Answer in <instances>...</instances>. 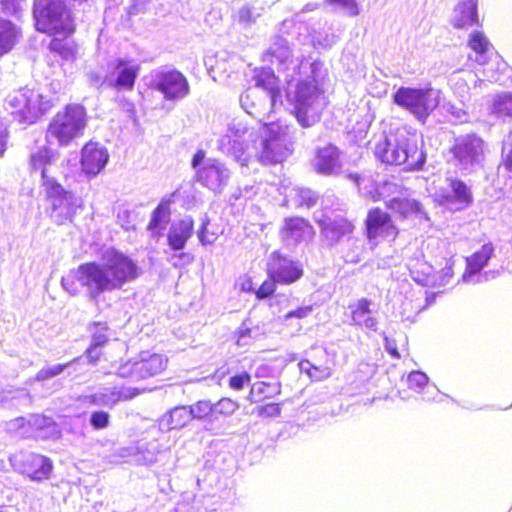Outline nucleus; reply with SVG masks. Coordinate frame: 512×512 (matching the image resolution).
<instances>
[{"instance_id":"1","label":"nucleus","mask_w":512,"mask_h":512,"mask_svg":"<svg viewBox=\"0 0 512 512\" xmlns=\"http://www.w3.org/2000/svg\"><path fill=\"white\" fill-rule=\"evenodd\" d=\"M140 275V267L127 254L114 248L107 250L102 263L90 261L81 263L61 279V285L70 295L85 288L91 301H97L105 292L121 289L126 283Z\"/></svg>"},{"instance_id":"2","label":"nucleus","mask_w":512,"mask_h":512,"mask_svg":"<svg viewBox=\"0 0 512 512\" xmlns=\"http://www.w3.org/2000/svg\"><path fill=\"white\" fill-rule=\"evenodd\" d=\"M323 63L319 59L295 63L292 72L286 75L285 81L291 85L295 82L293 92L288 98L293 106L292 113L302 128H310L321 119L324 104L323 90L320 81L323 79Z\"/></svg>"},{"instance_id":"3","label":"nucleus","mask_w":512,"mask_h":512,"mask_svg":"<svg viewBox=\"0 0 512 512\" xmlns=\"http://www.w3.org/2000/svg\"><path fill=\"white\" fill-rule=\"evenodd\" d=\"M486 143L477 133L454 136L445 153L446 161L462 176H470L484 167Z\"/></svg>"},{"instance_id":"4","label":"nucleus","mask_w":512,"mask_h":512,"mask_svg":"<svg viewBox=\"0 0 512 512\" xmlns=\"http://www.w3.org/2000/svg\"><path fill=\"white\" fill-rule=\"evenodd\" d=\"M442 92L430 84L424 87H399L392 95L395 105L407 110L417 121L425 124L441 103Z\"/></svg>"},{"instance_id":"5","label":"nucleus","mask_w":512,"mask_h":512,"mask_svg":"<svg viewBox=\"0 0 512 512\" xmlns=\"http://www.w3.org/2000/svg\"><path fill=\"white\" fill-rule=\"evenodd\" d=\"M33 18L37 31L57 35L75 30L71 11L66 0H34Z\"/></svg>"},{"instance_id":"6","label":"nucleus","mask_w":512,"mask_h":512,"mask_svg":"<svg viewBox=\"0 0 512 512\" xmlns=\"http://www.w3.org/2000/svg\"><path fill=\"white\" fill-rule=\"evenodd\" d=\"M320 228V238L325 247L334 248L346 242L352 247V251L343 254L347 263H358L360 261L361 248L356 245L357 240L352 237L354 224L340 214L324 215L316 220Z\"/></svg>"},{"instance_id":"7","label":"nucleus","mask_w":512,"mask_h":512,"mask_svg":"<svg viewBox=\"0 0 512 512\" xmlns=\"http://www.w3.org/2000/svg\"><path fill=\"white\" fill-rule=\"evenodd\" d=\"M87 125L86 109L81 104H67L63 111L58 112L50 121L46 140L51 143L55 139L60 146H67L83 135Z\"/></svg>"},{"instance_id":"8","label":"nucleus","mask_w":512,"mask_h":512,"mask_svg":"<svg viewBox=\"0 0 512 512\" xmlns=\"http://www.w3.org/2000/svg\"><path fill=\"white\" fill-rule=\"evenodd\" d=\"M191 166L196 172V181L215 194H220L231 177L230 169L222 161L206 158L204 150H198L192 157Z\"/></svg>"},{"instance_id":"9","label":"nucleus","mask_w":512,"mask_h":512,"mask_svg":"<svg viewBox=\"0 0 512 512\" xmlns=\"http://www.w3.org/2000/svg\"><path fill=\"white\" fill-rule=\"evenodd\" d=\"M7 105L15 119L22 124H32L51 107L50 100L33 89L22 88L9 94Z\"/></svg>"},{"instance_id":"10","label":"nucleus","mask_w":512,"mask_h":512,"mask_svg":"<svg viewBox=\"0 0 512 512\" xmlns=\"http://www.w3.org/2000/svg\"><path fill=\"white\" fill-rule=\"evenodd\" d=\"M45 187L50 205V218L57 225L72 222L82 200L74 192L66 190L57 180H48Z\"/></svg>"},{"instance_id":"11","label":"nucleus","mask_w":512,"mask_h":512,"mask_svg":"<svg viewBox=\"0 0 512 512\" xmlns=\"http://www.w3.org/2000/svg\"><path fill=\"white\" fill-rule=\"evenodd\" d=\"M435 201L450 212H462L474 202L472 186L456 175H447L435 193Z\"/></svg>"},{"instance_id":"12","label":"nucleus","mask_w":512,"mask_h":512,"mask_svg":"<svg viewBox=\"0 0 512 512\" xmlns=\"http://www.w3.org/2000/svg\"><path fill=\"white\" fill-rule=\"evenodd\" d=\"M166 365L163 355L142 351L136 358L121 363L115 373L121 378L139 381L160 374Z\"/></svg>"},{"instance_id":"13","label":"nucleus","mask_w":512,"mask_h":512,"mask_svg":"<svg viewBox=\"0 0 512 512\" xmlns=\"http://www.w3.org/2000/svg\"><path fill=\"white\" fill-rule=\"evenodd\" d=\"M151 86L167 101H181L190 94L187 77L176 68L154 70L151 73Z\"/></svg>"},{"instance_id":"14","label":"nucleus","mask_w":512,"mask_h":512,"mask_svg":"<svg viewBox=\"0 0 512 512\" xmlns=\"http://www.w3.org/2000/svg\"><path fill=\"white\" fill-rule=\"evenodd\" d=\"M252 135L249 128L240 120H232L227 127V131L217 141V149L227 156H231L241 165H247L248 143L245 135Z\"/></svg>"},{"instance_id":"15","label":"nucleus","mask_w":512,"mask_h":512,"mask_svg":"<svg viewBox=\"0 0 512 512\" xmlns=\"http://www.w3.org/2000/svg\"><path fill=\"white\" fill-rule=\"evenodd\" d=\"M267 275L278 284L291 285L304 275L303 264L280 251H273L266 264Z\"/></svg>"},{"instance_id":"16","label":"nucleus","mask_w":512,"mask_h":512,"mask_svg":"<svg viewBox=\"0 0 512 512\" xmlns=\"http://www.w3.org/2000/svg\"><path fill=\"white\" fill-rule=\"evenodd\" d=\"M392 146L396 148L399 165H403L405 170L423 169L426 152L418 146L415 135L409 134L406 130H397Z\"/></svg>"},{"instance_id":"17","label":"nucleus","mask_w":512,"mask_h":512,"mask_svg":"<svg viewBox=\"0 0 512 512\" xmlns=\"http://www.w3.org/2000/svg\"><path fill=\"white\" fill-rule=\"evenodd\" d=\"M140 65L133 60L117 58L107 64L106 86L118 91H130L134 88L139 75Z\"/></svg>"},{"instance_id":"18","label":"nucleus","mask_w":512,"mask_h":512,"mask_svg":"<svg viewBox=\"0 0 512 512\" xmlns=\"http://www.w3.org/2000/svg\"><path fill=\"white\" fill-rule=\"evenodd\" d=\"M140 390L133 387H100L95 392L82 396V402L91 406L114 408L118 403L128 401L139 395Z\"/></svg>"},{"instance_id":"19","label":"nucleus","mask_w":512,"mask_h":512,"mask_svg":"<svg viewBox=\"0 0 512 512\" xmlns=\"http://www.w3.org/2000/svg\"><path fill=\"white\" fill-rule=\"evenodd\" d=\"M314 235V229L303 217H286L280 229V237L284 245L294 248L302 242H307Z\"/></svg>"},{"instance_id":"20","label":"nucleus","mask_w":512,"mask_h":512,"mask_svg":"<svg viewBox=\"0 0 512 512\" xmlns=\"http://www.w3.org/2000/svg\"><path fill=\"white\" fill-rule=\"evenodd\" d=\"M265 61H269L272 64H277L279 72H284L285 76L292 72V67L295 63L301 61H308L304 57L301 59L293 58L292 48L288 40L282 36H275L264 55Z\"/></svg>"},{"instance_id":"21","label":"nucleus","mask_w":512,"mask_h":512,"mask_svg":"<svg viewBox=\"0 0 512 512\" xmlns=\"http://www.w3.org/2000/svg\"><path fill=\"white\" fill-rule=\"evenodd\" d=\"M365 230L369 240L377 237L395 236L397 234L391 216L378 207L368 211L365 220Z\"/></svg>"},{"instance_id":"22","label":"nucleus","mask_w":512,"mask_h":512,"mask_svg":"<svg viewBox=\"0 0 512 512\" xmlns=\"http://www.w3.org/2000/svg\"><path fill=\"white\" fill-rule=\"evenodd\" d=\"M340 155V150L333 144L317 148L312 162L314 171L324 176L336 175L342 165Z\"/></svg>"},{"instance_id":"23","label":"nucleus","mask_w":512,"mask_h":512,"mask_svg":"<svg viewBox=\"0 0 512 512\" xmlns=\"http://www.w3.org/2000/svg\"><path fill=\"white\" fill-rule=\"evenodd\" d=\"M109 159L108 151L98 143H87L81 151V167L85 174L96 176L106 166Z\"/></svg>"},{"instance_id":"24","label":"nucleus","mask_w":512,"mask_h":512,"mask_svg":"<svg viewBox=\"0 0 512 512\" xmlns=\"http://www.w3.org/2000/svg\"><path fill=\"white\" fill-rule=\"evenodd\" d=\"M53 468L50 458L36 454L27 453L22 459V473L33 481L48 479Z\"/></svg>"},{"instance_id":"25","label":"nucleus","mask_w":512,"mask_h":512,"mask_svg":"<svg viewBox=\"0 0 512 512\" xmlns=\"http://www.w3.org/2000/svg\"><path fill=\"white\" fill-rule=\"evenodd\" d=\"M386 207L402 219L416 217L425 221L430 220L428 213L416 199L394 196L386 201Z\"/></svg>"},{"instance_id":"26","label":"nucleus","mask_w":512,"mask_h":512,"mask_svg":"<svg viewBox=\"0 0 512 512\" xmlns=\"http://www.w3.org/2000/svg\"><path fill=\"white\" fill-rule=\"evenodd\" d=\"M193 233L194 220L192 216L186 215L170 226L167 233V244L174 251H182Z\"/></svg>"},{"instance_id":"27","label":"nucleus","mask_w":512,"mask_h":512,"mask_svg":"<svg viewBox=\"0 0 512 512\" xmlns=\"http://www.w3.org/2000/svg\"><path fill=\"white\" fill-rule=\"evenodd\" d=\"M495 254V246L492 242H487L472 255L465 258L466 269L462 275L463 282H469L471 278L479 274L489 263Z\"/></svg>"},{"instance_id":"28","label":"nucleus","mask_w":512,"mask_h":512,"mask_svg":"<svg viewBox=\"0 0 512 512\" xmlns=\"http://www.w3.org/2000/svg\"><path fill=\"white\" fill-rule=\"evenodd\" d=\"M58 153L49 146H41L32 152L29 157V165L33 171H40L43 186L48 185V180H56L48 176V166L57 160Z\"/></svg>"},{"instance_id":"29","label":"nucleus","mask_w":512,"mask_h":512,"mask_svg":"<svg viewBox=\"0 0 512 512\" xmlns=\"http://www.w3.org/2000/svg\"><path fill=\"white\" fill-rule=\"evenodd\" d=\"M91 332V343L86 350V358L95 364L101 356V348L107 344L111 333L106 322H94L89 328Z\"/></svg>"},{"instance_id":"30","label":"nucleus","mask_w":512,"mask_h":512,"mask_svg":"<svg viewBox=\"0 0 512 512\" xmlns=\"http://www.w3.org/2000/svg\"><path fill=\"white\" fill-rule=\"evenodd\" d=\"M171 198H162L157 207L152 211L151 218L147 229L151 233V237L158 239L164 234L168 223L171 219L170 206Z\"/></svg>"},{"instance_id":"31","label":"nucleus","mask_w":512,"mask_h":512,"mask_svg":"<svg viewBox=\"0 0 512 512\" xmlns=\"http://www.w3.org/2000/svg\"><path fill=\"white\" fill-rule=\"evenodd\" d=\"M285 152L280 140V132L272 126L269 135L262 142L260 160L263 164H276L283 161Z\"/></svg>"},{"instance_id":"32","label":"nucleus","mask_w":512,"mask_h":512,"mask_svg":"<svg viewBox=\"0 0 512 512\" xmlns=\"http://www.w3.org/2000/svg\"><path fill=\"white\" fill-rule=\"evenodd\" d=\"M457 29L467 28L478 23L477 3L475 0H461L454 9L451 20Z\"/></svg>"},{"instance_id":"33","label":"nucleus","mask_w":512,"mask_h":512,"mask_svg":"<svg viewBox=\"0 0 512 512\" xmlns=\"http://www.w3.org/2000/svg\"><path fill=\"white\" fill-rule=\"evenodd\" d=\"M191 420L188 406H176L166 412L158 421L161 432L183 428Z\"/></svg>"},{"instance_id":"34","label":"nucleus","mask_w":512,"mask_h":512,"mask_svg":"<svg viewBox=\"0 0 512 512\" xmlns=\"http://www.w3.org/2000/svg\"><path fill=\"white\" fill-rule=\"evenodd\" d=\"M401 186L391 180H382L374 182L371 179L369 186L364 187L363 196L370 197L374 201L385 200V202L397 196L400 192Z\"/></svg>"},{"instance_id":"35","label":"nucleus","mask_w":512,"mask_h":512,"mask_svg":"<svg viewBox=\"0 0 512 512\" xmlns=\"http://www.w3.org/2000/svg\"><path fill=\"white\" fill-rule=\"evenodd\" d=\"M28 424L37 438L54 439L60 435L59 428L51 417L40 414L31 415Z\"/></svg>"},{"instance_id":"36","label":"nucleus","mask_w":512,"mask_h":512,"mask_svg":"<svg viewBox=\"0 0 512 512\" xmlns=\"http://www.w3.org/2000/svg\"><path fill=\"white\" fill-rule=\"evenodd\" d=\"M254 79L256 83L254 89H257V92H259V89H262L265 97L269 99L270 103H273L280 94L278 78L274 71L269 67L263 68L255 75Z\"/></svg>"},{"instance_id":"37","label":"nucleus","mask_w":512,"mask_h":512,"mask_svg":"<svg viewBox=\"0 0 512 512\" xmlns=\"http://www.w3.org/2000/svg\"><path fill=\"white\" fill-rule=\"evenodd\" d=\"M20 36V28L14 22L0 17V56L10 52Z\"/></svg>"},{"instance_id":"38","label":"nucleus","mask_w":512,"mask_h":512,"mask_svg":"<svg viewBox=\"0 0 512 512\" xmlns=\"http://www.w3.org/2000/svg\"><path fill=\"white\" fill-rule=\"evenodd\" d=\"M370 305L371 301L367 298H361L355 305H350L352 323L376 331L377 320L369 315Z\"/></svg>"},{"instance_id":"39","label":"nucleus","mask_w":512,"mask_h":512,"mask_svg":"<svg viewBox=\"0 0 512 512\" xmlns=\"http://www.w3.org/2000/svg\"><path fill=\"white\" fill-rule=\"evenodd\" d=\"M396 138V132L384 134L375 145L374 154L382 163L390 165H399L396 148L392 146Z\"/></svg>"},{"instance_id":"40","label":"nucleus","mask_w":512,"mask_h":512,"mask_svg":"<svg viewBox=\"0 0 512 512\" xmlns=\"http://www.w3.org/2000/svg\"><path fill=\"white\" fill-rule=\"evenodd\" d=\"M280 393L281 383L276 379H273V381H258L252 385L248 399L257 403L264 398H273Z\"/></svg>"},{"instance_id":"41","label":"nucleus","mask_w":512,"mask_h":512,"mask_svg":"<svg viewBox=\"0 0 512 512\" xmlns=\"http://www.w3.org/2000/svg\"><path fill=\"white\" fill-rule=\"evenodd\" d=\"M81 361V358H74L73 360L67 362V363H58L54 365H47L44 366L42 369H40L36 376L35 380L38 382H44L48 379L57 377L64 373L65 371H68V375H71V369L75 371V365L78 364Z\"/></svg>"},{"instance_id":"42","label":"nucleus","mask_w":512,"mask_h":512,"mask_svg":"<svg viewBox=\"0 0 512 512\" xmlns=\"http://www.w3.org/2000/svg\"><path fill=\"white\" fill-rule=\"evenodd\" d=\"M71 34H57L49 43L50 50L65 60H73L76 53L74 42L69 38Z\"/></svg>"},{"instance_id":"43","label":"nucleus","mask_w":512,"mask_h":512,"mask_svg":"<svg viewBox=\"0 0 512 512\" xmlns=\"http://www.w3.org/2000/svg\"><path fill=\"white\" fill-rule=\"evenodd\" d=\"M489 41L486 36L479 31H474L469 36V47L476 53L475 61L480 65L486 64V52Z\"/></svg>"},{"instance_id":"44","label":"nucleus","mask_w":512,"mask_h":512,"mask_svg":"<svg viewBox=\"0 0 512 512\" xmlns=\"http://www.w3.org/2000/svg\"><path fill=\"white\" fill-rule=\"evenodd\" d=\"M492 112L499 118H512V93L497 94L493 99Z\"/></svg>"},{"instance_id":"45","label":"nucleus","mask_w":512,"mask_h":512,"mask_svg":"<svg viewBox=\"0 0 512 512\" xmlns=\"http://www.w3.org/2000/svg\"><path fill=\"white\" fill-rule=\"evenodd\" d=\"M191 419L215 421L217 417L214 416L213 403L209 400H199L196 403L189 405Z\"/></svg>"},{"instance_id":"46","label":"nucleus","mask_w":512,"mask_h":512,"mask_svg":"<svg viewBox=\"0 0 512 512\" xmlns=\"http://www.w3.org/2000/svg\"><path fill=\"white\" fill-rule=\"evenodd\" d=\"M111 423V415L104 410H95L90 413L89 425L94 430H103L109 427Z\"/></svg>"},{"instance_id":"47","label":"nucleus","mask_w":512,"mask_h":512,"mask_svg":"<svg viewBox=\"0 0 512 512\" xmlns=\"http://www.w3.org/2000/svg\"><path fill=\"white\" fill-rule=\"evenodd\" d=\"M444 111L451 116V121L454 124H462L468 122L469 115L462 106H457L451 102L443 104Z\"/></svg>"},{"instance_id":"48","label":"nucleus","mask_w":512,"mask_h":512,"mask_svg":"<svg viewBox=\"0 0 512 512\" xmlns=\"http://www.w3.org/2000/svg\"><path fill=\"white\" fill-rule=\"evenodd\" d=\"M501 159V166L512 173V131L503 139Z\"/></svg>"},{"instance_id":"49","label":"nucleus","mask_w":512,"mask_h":512,"mask_svg":"<svg viewBox=\"0 0 512 512\" xmlns=\"http://www.w3.org/2000/svg\"><path fill=\"white\" fill-rule=\"evenodd\" d=\"M239 405L237 402L233 401L230 398H222L218 402L213 403L214 416L218 418V415L222 416H230L237 409Z\"/></svg>"},{"instance_id":"50","label":"nucleus","mask_w":512,"mask_h":512,"mask_svg":"<svg viewBox=\"0 0 512 512\" xmlns=\"http://www.w3.org/2000/svg\"><path fill=\"white\" fill-rule=\"evenodd\" d=\"M295 191L298 198V206L311 208L316 205L318 200V194L316 192L308 188H298Z\"/></svg>"},{"instance_id":"51","label":"nucleus","mask_w":512,"mask_h":512,"mask_svg":"<svg viewBox=\"0 0 512 512\" xmlns=\"http://www.w3.org/2000/svg\"><path fill=\"white\" fill-rule=\"evenodd\" d=\"M429 378L422 371H412L407 378L410 389L422 390L428 384Z\"/></svg>"},{"instance_id":"52","label":"nucleus","mask_w":512,"mask_h":512,"mask_svg":"<svg viewBox=\"0 0 512 512\" xmlns=\"http://www.w3.org/2000/svg\"><path fill=\"white\" fill-rule=\"evenodd\" d=\"M257 89L249 88L240 96V105L241 107L250 115H254L256 103L253 99L257 95Z\"/></svg>"},{"instance_id":"53","label":"nucleus","mask_w":512,"mask_h":512,"mask_svg":"<svg viewBox=\"0 0 512 512\" xmlns=\"http://www.w3.org/2000/svg\"><path fill=\"white\" fill-rule=\"evenodd\" d=\"M210 224V219L207 214H203L201 217V226L197 232L198 239L200 243L204 246L211 245L215 241V237L210 238L208 236V226Z\"/></svg>"},{"instance_id":"54","label":"nucleus","mask_w":512,"mask_h":512,"mask_svg":"<svg viewBox=\"0 0 512 512\" xmlns=\"http://www.w3.org/2000/svg\"><path fill=\"white\" fill-rule=\"evenodd\" d=\"M251 381V375L244 371L239 374L233 375L229 378V387L233 390L239 391L244 388V386Z\"/></svg>"},{"instance_id":"55","label":"nucleus","mask_w":512,"mask_h":512,"mask_svg":"<svg viewBox=\"0 0 512 512\" xmlns=\"http://www.w3.org/2000/svg\"><path fill=\"white\" fill-rule=\"evenodd\" d=\"M276 284H278L277 281H274L268 277V279L265 280L256 290V297L258 299H266L271 297L276 291Z\"/></svg>"},{"instance_id":"56","label":"nucleus","mask_w":512,"mask_h":512,"mask_svg":"<svg viewBox=\"0 0 512 512\" xmlns=\"http://www.w3.org/2000/svg\"><path fill=\"white\" fill-rule=\"evenodd\" d=\"M300 370L302 372L307 373L311 378L315 380H320L324 377V370H321L319 367L315 366L309 360H302L299 363Z\"/></svg>"},{"instance_id":"57","label":"nucleus","mask_w":512,"mask_h":512,"mask_svg":"<svg viewBox=\"0 0 512 512\" xmlns=\"http://www.w3.org/2000/svg\"><path fill=\"white\" fill-rule=\"evenodd\" d=\"M331 5H338L350 16H356L359 14V8L356 0H326Z\"/></svg>"},{"instance_id":"58","label":"nucleus","mask_w":512,"mask_h":512,"mask_svg":"<svg viewBox=\"0 0 512 512\" xmlns=\"http://www.w3.org/2000/svg\"><path fill=\"white\" fill-rule=\"evenodd\" d=\"M345 178L350 180L355 184L358 191L363 195L364 187L369 186V183L371 182L370 177H366L360 173L357 172H349L345 175Z\"/></svg>"},{"instance_id":"59","label":"nucleus","mask_w":512,"mask_h":512,"mask_svg":"<svg viewBox=\"0 0 512 512\" xmlns=\"http://www.w3.org/2000/svg\"><path fill=\"white\" fill-rule=\"evenodd\" d=\"M256 411L260 417H277L281 414V407L278 403H269L256 407Z\"/></svg>"},{"instance_id":"60","label":"nucleus","mask_w":512,"mask_h":512,"mask_svg":"<svg viewBox=\"0 0 512 512\" xmlns=\"http://www.w3.org/2000/svg\"><path fill=\"white\" fill-rule=\"evenodd\" d=\"M22 0H0V8L6 15L15 16L21 10Z\"/></svg>"},{"instance_id":"61","label":"nucleus","mask_w":512,"mask_h":512,"mask_svg":"<svg viewBox=\"0 0 512 512\" xmlns=\"http://www.w3.org/2000/svg\"><path fill=\"white\" fill-rule=\"evenodd\" d=\"M312 311H313V305L300 306V307H297L296 309H292V310L288 311L284 315V319L285 320H290L292 318L304 319V318L308 317L312 313Z\"/></svg>"},{"instance_id":"62","label":"nucleus","mask_w":512,"mask_h":512,"mask_svg":"<svg viewBox=\"0 0 512 512\" xmlns=\"http://www.w3.org/2000/svg\"><path fill=\"white\" fill-rule=\"evenodd\" d=\"M421 273L410 268V275L414 281L419 284L426 285L428 283V276L431 274L432 267L427 264H422Z\"/></svg>"},{"instance_id":"63","label":"nucleus","mask_w":512,"mask_h":512,"mask_svg":"<svg viewBox=\"0 0 512 512\" xmlns=\"http://www.w3.org/2000/svg\"><path fill=\"white\" fill-rule=\"evenodd\" d=\"M254 375L259 379H276V369L269 364H260L256 367Z\"/></svg>"},{"instance_id":"64","label":"nucleus","mask_w":512,"mask_h":512,"mask_svg":"<svg viewBox=\"0 0 512 512\" xmlns=\"http://www.w3.org/2000/svg\"><path fill=\"white\" fill-rule=\"evenodd\" d=\"M384 348L387 353L394 359H400L401 355L398 351L397 340L383 333Z\"/></svg>"}]
</instances>
